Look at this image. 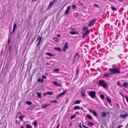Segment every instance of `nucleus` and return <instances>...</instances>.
Returning <instances> with one entry per match:
<instances>
[{"instance_id": "f257e3e1", "label": "nucleus", "mask_w": 128, "mask_h": 128, "mask_svg": "<svg viewBox=\"0 0 128 128\" xmlns=\"http://www.w3.org/2000/svg\"><path fill=\"white\" fill-rule=\"evenodd\" d=\"M109 70L111 72L110 73V74L111 75L116 74H119L120 73V69L118 68H110L109 69Z\"/></svg>"}, {"instance_id": "f03ea898", "label": "nucleus", "mask_w": 128, "mask_h": 128, "mask_svg": "<svg viewBox=\"0 0 128 128\" xmlns=\"http://www.w3.org/2000/svg\"><path fill=\"white\" fill-rule=\"evenodd\" d=\"M88 93L89 96L93 98H96V92L94 91H91L88 92Z\"/></svg>"}, {"instance_id": "7ed1b4c3", "label": "nucleus", "mask_w": 128, "mask_h": 128, "mask_svg": "<svg viewBox=\"0 0 128 128\" xmlns=\"http://www.w3.org/2000/svg\"><path fill=\"white\" fill-rule=\"evenodd\" d=\"M56 0H54L52 1H51L49 4V6L47 8V9L48 10L50 9L53 5L54 3L55 2Z\"/></svg>"}, {"instance_id": "20e7f679", "label": "nucleus", "mask_w": 128, "mask_h": 128, "mask_svg": "<svg viewBox=\"0 0 128 128\" xmlns=\"http://www.w3.org/2000/svg\"><path fill=\"white\" fill-rule=\"evenodd\" d=\"M80 57V56L79 55L78 53V52L76 53L75 54L74 59L73 60V62L72 64L75 63L76 58H77V60H78Z\"/></svg>"}, {"instance_id": "39448f33", "label": "nucleus", "mask_w": 128, "mask_h": 128, "mask_svg": "<svg viewBox=\"0 0 128 128\" xmlns=\"http://www.w3.org/2000/svg\"><path fill=\"white\" fill-rule=\"evenodd\" d=\"M90 30H86V32L84 33L82 36L83 38H85L86 36L89 34L90 33Z\"/></svg>"}, {"instance_id": "423d86ee", "label": "nucleus", "mask_w": 128, "mask_h": 128, "mask_svg": "<svg viewBox=\"0 0 128 128\" xmlns=\"http://www.w3.org/2000/svg\"><path fill=\"white\" fill-rule=\"evenodd\" d=\"M96 20V19H94L91 20L88 24V26L90 27L93 25L95 23Z\"/></svg>"}, {"instance_id": "0eeeda50", "label": "nucleus", "mask_w": 128, "mask_h": 128, "mask_svg": "<svg viewBox=\"0 0 128 128\" xmlns=\"http://www.w3.org/2000/svg\"><path fill=\"white\" fill-rule=\"evenodd\" d=\"M67 90H65L64 91L62 92L56 96V99H58L60 97L64 95L66 92Z\"/></svg>"}, {"instance_id": "6e6552de", "label": "nucleus", "mask_w": 128, "mask_h": 128, "mask_svg": "<svg viewBox=\"0 0 128 128\" xmlns=\"http://www.w3.org/2000/svg\"><path fill=\"white\" fill-rule=\"evenodd\" d=\"M70 8V6H68L67 8V10H65L64 12V15H67L69 13Z\"/></svg>"}, {"instance_id": "1a4fd4ad", "label": "nucleus", "mask_w": 128, "mask_h": 128, "mask_svg": "<svg viewBox=\"0 0 128 128\" xmlns=\"http://www.w3.org/2000/svg\"><path fill=\"white\" fill-rule=\"evenodd\" d=\"M90 112L92 113V114H94V115L96 117L98 115L97 113L94 110H93L92 109H90L89 110Z\"/></svg>"}, {"instance_id": "9d476101", "label": "nucleus", "mask_w": 128, "mask_h": 128, "mask_svg": "<svg viewBox=\"0 0 128 128\" xmlns=\"http://www.w3.org/2000/svg\"><path fill=\"white\" fill-rule=\"evenodd\" d=\"M105 81L104 80H99V82H98V84L100 86H102L105 83Z\"/></svg>"}, {"instance_id": "9b49d317", "label": "nucleus", "mask_w": 128, "mask_h": 128, "mask_svg": "<svg viewBox=\"0 0 128 128\" xmlns=\"http://www.w3.org/2000/svg\"><path fill=\"white\" fill-rule=\"evenodd\" d=\"M128 116V114L127 113H126V114H120V116L121 118H125Z\"/></svg>"}, {"instance_id": "f8f14e48", "label": "nucleus", "mask_w": 128, "mask_h": 128, "mask_svg": "<svg viewBox=\"0 0 128 128\" xmlns=\"http://www.w3.org/2000/svg\"><path fill=\"white\" fill-rule=\"evenodd\" d=\"M85 90L82 89L81 91L82 96L84 97H86L87 95L85 94Z\"/></svg>"}, {"instance_id": "ddd939ff", "label": "nucleus", "mask_w": 128, "mask_h": 128, "mask_svg": "<svg viewBox=\"0 0 128 128\" xmlns=\"http://www.w3.org/2000/svg\"><path fill=\"white\" fill-rule=\"evenodd\" d=\"M53 83L56 86H59L60 87H61V84L56 81H54L53 82Z\"/></svg>"}, {"instance_id": "4468645a", "label": "nucleus", "mask_w": 128, "mask_h": 128, "mask_svg": "<svg viewBox=\"0 0 128 128\" xmlns=\"http://www.w3.org/2000/svg\"><path fill=\"white\" fill-rule=\"evenodd\" d=\"M94 124L93 122H88L87 124L88 126L90 127L94 125Z\"/></svg>"}, {"instance_id": "2eb2a0df", "label": "nucleus", "mask_w": 128, "mask_h": 128, "mask_svg": "<svg viewBox=\"0 0 128 128\" xmlns=\"http://www.w3.org/2000/svg\"><path fill=\"white\" fill-rule=\"evenodd\" d=\"M54 49L55 50H57L60 52H62V49L60 47H54Z\"/></svg>"}, {"instance_id": "dca6fc26", "label": "nucleus", "mask_w": 128, "mask_h": 128, "mask_svg": "<svg viewBox=\"0 0 128 128\" xmlns=\"http://www.w3.org/2000/svg\"><path fill=\"white\" fill-rule=\"evenodd\" d=\"M86 117V118H87L90 120H91L93 119L92 117L90 115L88 114H87Z\"/></svg>"}, {"instance_id": "f3484780", "label": "nucleus", "mask_w": 128, "mask_h": 128, "mask_svg": "<svg viewBox=\"0 0 128 128\" xmlns=\"http://www.w3.org/2000/svg\"><path fill=\"white\" fill-rule=\"evenodd\" d=\"M20 33L19 32H18L17 33L16 35V37L18 39H20Z\"/></svg>"}, {"instance_id": "a211bd4d", "label": "nucleus", "mask_w": 128, "mask_h": 128, "mask_svg": "<svg viewBox=\"0 0 128 128\" xmlns=\"http://www.w3.org/2000/svg\"><path fill=\"white\" fill-rule=\"evenodd\" d=\"M37 105H36V106L34 105H32L30 106L29 109L32 110L34 109L35 108V107Z\"/></svg>"}, {"instance_id": "6ab92c4d", "label": "nucleus", "mask_w": 128, "mask_h": 128, "mask_svg": "<svg viewBox=\"0 0 128 128\" xmlns=\"http://www.w3.org/2000/svg\"><path fill=\"white\" fill-rule=\"evenodd\" d=\"M123 86L125 88H128V84L127 82H124L123 84Z\"/></svg>"}, {"instance_id": "aec40b11", "label": "nucleus", "mask_w": 128, "mask_h": 128, "mask_svg": "<svg viewBox=\"0 0 128 128\" xmlns=\"http://www.w3.org/2000/svg\"><path fill=\"white\" fill-rule=\"evenodd\" d=\"M70 34H71L72 35H74V34H79V33L78 32H74V31H70Z\"/></svg>"}, {"instance_id": "412c9836", "label": "nucleus", "mask_w": 128, "mask_h": 128, "mask_svg": "<svg viewBox=\"0 0 128 128\" xmlns=\"http://www.w3.org/2000/svg\"><path fill=\"white\" fill-rule=\"evenodd\" d=\"M44 79L42 78H39L37 80V82H41L42 83L44 82Z\"/></svg>"}, {"instance_id": "4be33fe9", "label": "nucleus", "mask_w": 128, "mask_h": 128, "mask_svg": "<svg viewBox=\"0 0 128 128\" xmlns=\"http://www.w3.org/2000/svg\"><path fill=\"white\" fill-rule=\"evenodd\" d=\"M106 98L107 101L109 104H110V103H111V100L110 98H109L108 96H106Z\"/></svg>"}, {"instance_id": "5701e85b", "label": "nucleus", "mask_w": 128, "mask_h": 128, "mask_svg": "<svg viewBox=\"0 0 128 128\" xmlns=\"http://www.w3.org/2000/svg\"><path fill=\"white\" fill-rule=\"evenodd\" d=\"M64 48L66 49H67L68 48V42H65V44L64 46Z\"/></svg>"}, {"instance_id": "b1692460", "label": "nucleus", "mask_w": 128, "mask_h": 128, "mask_svg": "<svg viewBox=\"0 0 128 128\" xmlns=\"http://www.w3.org/2000/svg\"><path fill=\"white\" fill-rule=\"evenodd\" d=\"M81 100H77L74 103V104H79L81 102Z\"/></svg>"}, {"instance_id": "393cba45", "label": "nucleus", "mask_w": 128, "mask_h": 128, "mask_svg": "<svg viewBox=\"0 0 128 128\" xmlns=\"http://www.w3.org/2000/svg\"><path fill=\"white\" fill-rule=\"evenodd\" d=\"M101 115L104 118L106 117V114L105 112H102L101 113Z\"/></svg>"}, {"instance_id": "a878e982", "label": "nucleus", "mask_w": 128, "mask_h": 128, "mask_svg": "<svg viewBox=\"0 0 128 128\" xmlns=\"http://www.w3.org/2000/svg\"><path fill=\"white\" fill-rule=\"evenodd\" d=\"M102 86L105 89H106L108 87V84L106 82Z\"/></svg>"}, {"instance_id": "bb28decb", "label": "nucleus", "mask_w": 128, "mask_h": 128, "mask_svg": "<svg viewBox=\"0 0 128 128\" xmlns=\"http://www.w3.org/2000/svg\"><path fill=\"white\" fill-rule=\"evenodd\" d=\"M36 93L37 94V96L39 98H42L41 93L39 92H37Z\"/></svg>"}, {"instance_id": "cd10ccee", "label": "nucleus", "mask_w": 128, "mask_h": 128, "mask_svg": "<svg viewBox=\"0 0 128 128\" xmlns=\"http://www.w3.org/2000/svg\"><path fill=\"white\" fill-rule=\"evenodd\" d=\"M109 74H110V73H105L104 74V77H108L109 76Z\"/></svg>"}, {"instance_id": "c85d7f7f", "label": "nucleus", "mask_w": 128, "mask_h": 128, "mask_svg": "<svg viewBox=\"0 0 128 128\" xmlns=\"http://www.w3.org/2000/svg\"><path fill=\"white\" fill-rule=\"evenodd\" d=\"M42 38V37H40V38L39 41L38 43H37V47H38L39 46V45L40 44V42L41 41Z\"/></svg>"}, {"instance_id": "c756f323", "label": "nucleus", "mask_w": 128, "mask_h": 128, "mask_svg": "<svg viewBox=\"0 0 128 128\" xmlns=\"http://www.w3.org/2000/svg\"><path fill=\"white\" fill-rule=\"evenodd\" d=\"M100 98L102 100L105 99V96L103 94H101L100 95Z\"/></svg>"}, {"instance_id": "7c9ffc66", "label": "nucleus", "mask_w": 128, "mask_h": 128, "mask_svg": "<svg viewBox=\"0 0 128 128\" xmlns=\"http://www.w3.org/2000/svg\"><path fill=\"white\" fill-rule=\"evenodd\" d=\"M88 27L87 26H86L83 28L82 29V30L83 31V32H84V31L86 30H87V29H88Z\"/></svg>"}, {"instance_id": "2f4dec72", "label": "nucleus", "mask_w": 128, "mask_h": 128, "mask_svg": "<svg viewBox=\"0 0 128 128\" xmlns=\"http://www.w3.org/2000/svg\"><path fill=\"white\" fill-rule=\"evenodd\" d=\"M46 94L47 95H51L53 94V92L52 91L48 92H46Z\"/></svg>"}, {"instance_id": "473e14b6", "label": "nucleus", "mask_w": 128, "mask_h": 128, "mask_svg": "<svg viewBox=\"0 0 128 128\" xmlns=\"http://www.w3.org/2000/svg\"><path fill=\"white\" fill-rule=\"evenodd\" d=\"M50 103H52L56 104L58 102L55 100H51L50 101Z\"/></svg>"}, {"instance_id": "72a5a7b5", "label": "nucleus", "mask_w": 128, "mask_h": 128, "mask_svg": "<svg viewBox=\"0 0 128 128\" xmlns=\"http://www.w3.org/2000/svg\"><path fill=\"white\" fill-rule=\"evenodd\" d=\"M60 70V69L59 68H55L53 70V72L57 73Z\"/></svg>"}, {"instance_id": "f704fd0d", "label": "nucleus", "mask_w": 128, "mask_h": 128, "mask_svg": "<svg viewBox=\"0 0 128 128\" xmlns=\"http://www.w3.org/2000/svg\"><path fill=\"white\" fill-rule=\"evenodd\" d=\"M26 103L28 105H31L32 104V102L30 101H26Z\"/></svg>"}, {"instance_id": "c9c22d12", "label": "nucleus", "mask_w": 128, "mask_h": 128, "mask_svg": "<svg viewBox=\"0 0 128 128\" xmlns=\"http://www.w3.org/2000/svg\"><path fill=\"white\" fill-rule=\"evenodd\" d=\"M79 71H80L79 69L78 68L76 70V76L77 75V78L78 77V75L79 74Z\"/></svg>"}, {"instance_id": "e433bc0d", "label": "nucleus", "mask_w": 128, "mask_h": 128, "mask_svg": "<svg viewBox=\"0 0 128 128\" xmlns=\"http://www.w3.org/2000/svg\"><path fill=\"white\" fill-rule=\"evenodd\" d=\"M42 108H45L47 107L48 106V105L47 104H44L42 105Z\"/></svg>"}, {"instance_id": "4c0bfd02", "label": "nucleus", "mask_w": 128, "mask_h": 128, "mask_svg": "<svg viewBox=\"0 0 128 128\" xmlns=\"http://www.w3.org/2000/svg\"><path fill=\"white\" fill-rule=\"evenodd\" d=\"M74 109L75 110H76L77 109H80V107L79 106H76L74 107Z\"/></svg>"}, {"instance_id": "58836bf2", "label": "nucleus", "mask_w": 128, "mask_h": 128, "mask_svg": "<svg viewBox=\"0 0 128 128\" xmlns=\"http://www.w3.org/2000/svg\"><path fill=\"white\" fill-rule=\"evenodd\" d=\"M11 45H9L8 46V49L9 50V52H10V54L12 53V52L11 51Z\"/></svg>"}, {"instance_id": "ea45409f", "label": "nucleus", "mask_w": 128, "mask_h": 128, "mask_svg": "<svg viewBox=\"0 0 128 128\" xmlns=\"http://www.w3.org/2000/svg\"><path fill=\"white\" fill-rule=\"evenodd\" d=\"M66 6V5H64L62 7V8L60 10H59L58 11V13L59 14L62 11V10L63 9V8H64V6Z\"/></svg>"}, {"instance_id": "a19ab883", "label": "nucleus", "mask_w": 128, "mask_h": 128, "mask_svg": "<svg viewBox=\"0 0 128 128\" xmlns=\"http://www.w3.org/2000/svg\"><path fill=\"white\" fill-rule=\"evenodd\" d=\"M79 3L82 6V7L84 9H85L86 8L85 6H84V5L82 3L80 2V1H78Z\"/></svg>"}, {"instance_id": "79ce46f5", "label": "nucleus", "mask_w": 128, "mask_h": 128, "mask_svg": "<svg viewBox=\"0 0 128 128\" xmlns=\"http://www.w3.org/2000/svg\"><path fill=\"white\" fill-rule=\"evenodd\" d=\"M26 128H32V126L29 124H27L26 125Z\"/></svg>"}, {"instance_id": "37998d69", "label": "nucleus", "mask_w": 128, "mask_h": 128, "mask_svg": "<svg viewBox=\"0 0 128 128\" xmlns=\"http://www.w3.org/2000/svg\"><path fill=\"white\" fill-rule=\"evenodd\" d=\"M111 9L113 11L117 10L116 9V8H115V7H114L113 6H111Z\"/></svg>"}, {"instance_id": "c03bdc74", "label": "nucleus", "mask_w": 128, "mask_h": 128, "mask_svg": "<svg viewBox=\"0 0 128 128\" xmlns=\"http://www.w3.org/2000/svg\"><path fill=\"white\" fill-rule=\"evenodd\" d=\"M45 54L50 56H52V54L49 52L46 53H45Z\"/></svg>"}, {"instance_id": "a18cd8bd", "label": "nucleus", "mask_w": 128, "mask_h": 128, "mask_svg": "<svg viewBox=\"0 0 128 128\" xmlns=\"http://www.w3.org/2000/svg\"><path fill=\"white\" fill-rule=\"evenodd\" d=\"M117 84L118 86H120L121 87H123V86L120 84V82L118 81L117 82Z\"/></svg>"}, {"instance_id": "49530a36", "label": "nucleus", "mask_w": 128, "mask_h": 128, "mask_svg": "<svg viewBox=\"0 0 128 128\" xmlns=\"http://www.w3.org/2000/svg\"><path fill=\"white\" fill-rule=\"evenodd\" d=\"M9 32L10 33L9 34L8 38H12V34L13 33H12V32Z\"/></svg>"}, {"instance_id": "de8ad7c7", "label": "nucleus", "mask_w": 128, "mask_h": 128, "mask_svg": "<svg viewBox=\"0 0 128 128\" xmlns=\"http://www.w3.org/2000/svg\"><path fill=\"white\" fill-rule=\"evenodd\" d=\"M32 124L33 125H34V126H36V125H37V122L36 121V120L34 121Z\"/></svg>"}, {"instance_id": "09e8293b", "label": "nucleus", "mask_w": 128, "mask_h": 128, "mask_svg": "<svg viewBox=\"0 0 128 128\" xmlns=\"http://www.w3.org/2000/svg\"><path fill=\"white\" fill-rule=\"evenodd\" d=\"M72 7L73 9H74L76 8V6L75 4H73L72 5Z\"/></svg>"}, {"instance_id": "8fccbe9b", "label": "nucleus", "mask_w": 128, "mask_h": 128, "mask_svg": "<svg viewBox=\"0 0 128 128\" xmlns=\"http://www.w3.org/2000/svg\"><path fill=\"white\" fill-rule=\"evenodd\" d=\"M76 114H74L72 116L70 117V119L71 120H72L73 118L76 117L75 116Z\"/></svg>"}, {"instance_id": "3c124183", "label": "nucleus", "mask_w": 128, "mask_h": 128, "mask_svg": "<svg viewBox=\"0 0 128 128\" xmlns=\"http://www.w3.org/2000/svg\"><path fill=\"white\" fill-rule=\"evenodd\" d=\"M17 28V25L16 24H14L13 26V28L16 29Z\"/></svg>"}, {"instance_id": "603ef678", "label": "nucleus", "mask_w": 128, "mask_h": 128, "mask_svg": "<svg viewBox=\"0 0 128 128\" xmlns=\"http://www.w3.org/2000/svg\"><path fill=\"white\" fill-rule=\"evenodd\" d=\"M11 38H8V44H9L10 43V39Z\"/></svg>"}, {"instance_id": "864d4df0", "label": "nucleus", "mask_w": 128, "mask_h": 128, "mask_svg": "<svg viewBox=\"0 0 128 128\" xmlns=\"http://www.w3.org/2000/svg\"><path fill=\"white\" fill-rule=\"evenodd\" d=\"M36 37H35L32 38V41H31V42L32 43H33V42L36 39Z\"/></svg>"}, {"instance_id": "5fc2aeb1", "label": "nucleus", "mask_w": 128, "mask_h": 128, "mask_svg": "<svg viewBox=\"0 0 128 128\" xmlns=\"http://www.w3.org/2000/svg\"><path fill=\"white\" fill-rule=\"evenodd\" d=\"M58 39L56 38H54V40L56 42H57L58 41Z\"/></svg>"}, {"instance_id": "6e6d98bb", "label": "nucleus", "mask_w": 128, "mask_h": 128, "mask_svg": "<svg viewBox=\"0 0 128 128\" xmlns=\"http://www.w3.org/2000/svg\"><path fill=\"white\" fill-rule=\"evenodd\" d=\"M19 119L20 120L23 121V118H22V116H19Z\"/></svg>"}, {"instance_id": "4d7b16f0", "label": "nucleus", "mask_w": 128, "mask_h": 128, "mask_svg": "<svg viewBox=\"0 0 128 128\" xmlns=\"http://www.w3.org/2000/svg\"><path fill=\"white\" fill-rule=\"evenodd\" d=\"M94 6H96L98 8H99V6L98 4H94Z\"/></svg>"}, {"instance_id": "13d9d810", "label": "nucleus", "mask_w": 128, "mask_h": 128, "mask_svg": "<svg viewBox=\"0 0 128 128\" xmlns=\"http://www.w3.org/2000/svg\"><path fill=\"white\" fill-rule=\"evenodd\" d=\"M42 78L43 79H46V76L45 75H42Z\"/></svg>"}, {"instance_id": "bf43d9fd", "label": "nucleus", "mask_w": 128, "mask_h": 128, "mask_svg": "<svg viewBox=\"0 0 128 128\" xmlns=\"http://www.w3.org/2000/svg\"><path fill=\"white\" fill-rule=\"evenodd\" d=\"M120 94L122 95L123 97H125V96H124L121 92H120Z\"/></svg>"}, {"instance_id": "052dcab7", "label": "nucleus", "mask_w": 128, "mask_h": 128, "mask_svg": "<svg viewBox=\"0 0 128 128\" xmlns=\"http://www.w3.org/2000/svg\"><path fill=\"white\" fill-rule=\"evenodd\" d=\"M125 97L126 98V100L127 102L128 103V96H125Z\"/></svg>"}, {"instance_id": "680f3d73", "label": "nucleus", "mask_w": 128, "mask_h": 128, "mask_svg": "<svg viewBox=\"0 0 128 128\" xmlns=\"http://www.w3.org/2000/svg\"><path fill=\"white\" fill-rule=\"evenodd\" d=\"M71 29V30L73 31L76 30V29L74 28H72Z\"/></svg>"}, {"instance_id": "e2e57ef3", "label": "nucleus", "mask_w": 128, "mask_h": 128, "mask_svg": "<svg viewBox=\"0 0 128 128\" xmlns=\"http://www.w3.org/2000/svg\"><path fill=\"white\" fill-rule=\"evenodd\" d=\"M123 125H120L118 126L117 128H120L122 127V126Z\"/></svg>"}, {"instance_id": "0e129e2a", "label": "nucleus", "mask_w": 128, "mask_h": 128, "mask_svg": "<svg viewBox=\"0 0 128 128\" xmlns=\"http://www.w3.org/2000/svg\"><path fill=\"white\" fill-rule=\"evenodd\" d=\"M66 49L64 47L63 48V50L64 52H66Z\"/></svg>"}, {"instance_id": "69168bd1", "label": "nucleus", "mask_w": 128, "mask_h": 128, "mask_svg": "<svg viewBox=\"0 0 128 128\" xmlns=\"http://www.w3.org/2000/svg\"><path fill=\"white\" fill-rule=\"evenodd\" d=\"M81 123H80L79 125L78 126L80 128H82V127L81 126Z\"/></svg>"}, {"instance_id": "338daca9", "label": "nucleus", "mask_w": 128, "mask_h": 128, "mask_svg": "<svg viewBox=\"0 0 128 128\" xmlns=\"http://www.w3.org/2000/svg\"><path fill=\"white\" fill-rule=\"evenodd\" d=\"M57 36L58 37H60L61 36V35L60 34H57Z\"/></svg>"}, {"instance_id": "774afa93", "label": "nucleus", "mask_w": 128, "mask_h": 128, "mask_svg": "<svg viewBox=\"0 0 128 128\" xmlns=\"http://www.w3.org/2000/svg\"><path fill=\"white\" fill-rule=\"evenodd\" d=\"M20 121H18L17 120H16V124H18V123H19V124H20Z\"/></svg>"}]
</instances>
